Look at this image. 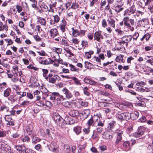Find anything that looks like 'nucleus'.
<instances>
[{"mask_svg":"<svg viewBox=\"0 0 153 153\" xmlns=\"http://www.w3.org/2000/svg\"><path fill=\"white\" fill-rule=\"evenodd\" d=\"M130 113L127 112L123 113L118 112L116 115V117L117 119L122 122L124 121H127L130 119Z\"/></svg>","mask_w":153,"mask_h":153,"instance_id":"1","label":"nucleus"},{"mask_svg":"<svg viewBox=\"0 0 153 153\" xmlns=\"http://www.w3.org/2000/svg\"><path fill=\"white\" fill-rule=\"evenodd\" d=\"M53 119L56 123L59 126L61 125V121L62 122L63 120L62 118L59 115L58 113H53Z\"/></svg>","mask_w":153,"mask_h":153,"instance_id":"2","label":"nucleus"},{"mask_svg":"<svg viewBox=\"0 0 153 153\" xmlns=\"http://www.w3.org/2000/svg\"><path fill=\"white\" fill-rule=\"evenodd\" d=\"M130 20V19L128 17H124L123 19L124 24L125 26L128 28L131 31H133L134 30V27L130 26L129 22Z\"/></svg>","mask_w":153,"mask_h":153,"instance_id":"3","label":"nucleus"},{"mask_svg":"<svg viewBox=\"0 0 153 153\" xmlns=\"http://www.w3.org/2000/svg\"><path fill=\"white\" fill-rule=\"evenodd\" d=\"M145 129L143 127L140 126L139 127L137 132H135L133 134V136L136 137H140L143 135Z\"/></svg>","mask_w":153,"mask_h":153,"instance_id":"4","label":"nucleus"},{"mask_svg":"<svg viewBox=\"0 0 153 153\" xmlns=\"http://www.w3.org/2000/svg\"><path fill=\"white\" fill-rule=\"evenodd\" d=\"M99 119V117L97 116L91 117L87 122V123L88 126H94V121L96 120V121L97 122L98 121V119Z\"/></svg>","mask_w":153,"mask_h":153,"instance_id":"5","label":"nucleus"},{"mask_svg":"<svg viewBox=\"0 0 153 153\" xmlns=\"http://www.w3.org/2000/svg\"><path fill=\"white\" fill-rule=\"evenodd\" d=\"M58 146L55 142H52L50 145L49 149L54 153H57L58 152Z\"/></svg>","mask_w":153,"mask_h":153,"instance_id":"6","label":"nucleus"},{"mask_svg":"<svg viewBox=\"0 0 153 153\" xmlns=\"http://www.w3.org/2000/svg\"><path fill=\"white\" fill-rule=\"evenodd\" d=\"M63 121H64L65 123L67 124L72 125L75 122L74 119L68 116L66 117Z\"/></svg>","mask_w":153,"mask_h":153,"instance_id":"7","label":"nucleus"},{"mask_svg":"<svg viewBox=\"0 0 153 153\" xmlns=\"http://www.w3.org/2000/svg\"><path fill=\"white\" fill-rule=\"evenodd\" d=\"M136 10V8L134 5L132 6L129 9H126L125 11V13L124 14H127L130 15L134 13Z\"/></svg>","mask_w":153,"mask_h":153,"instance_id":"8","label":"nucleus"},{"mask_svg":"<svg viewBox=\"0 0 153 153\" xmlns=\"http://www.w3.org/2000/svg\"><path fill=\"white\" fill-rule=\"evenodd\" d=\"M62 91L63 93L65 95V97L67 98L70 99L72 97V94L66 88H64Z\"/></svg>","mask_w":153,"mask_h":153,"instance_id":"9","label":"nucleus"},{"mask_svg":"<svg viewBox=\"0 0 153 153\" xmlns=\"http://www.w3.org/2000/svg\"><path fill=\"white\" fill-rule=\"evenodd\" d=\"M50 99L51 100H58V96H59V93L57 92H53L51 93L50 95Z\"/></svg>","mask_w":153,"mask_h":153,"instance_id":"10","label":"nucleus"},{"mask_svg":"<svg viewBox=\"0 0 153 153\" xmlns=\"http://www.w3.org/2000/svg\"><path fill=\"white\" fill-rule=\"evenodd\" d=\"M102 137L105 139H110L112 138V136L111 135L110 132L105 131L102 134Z\"/></svg>","mask_w":153,"mask_h":153,"instance_id":"11","label":"nucleus"},{"mask_svg":"<svg viewBox=\"0 0 153 153\" xmlns=\"http://www.w3.org/2000/svg\"><path fill=\"white\" fill-rule=\"evenodd\" d=\"M139 113L137 111H134L130 113V119L132 120L137 119L139 116Z\"/></svg>","mask_w":153,"mask_h":153,"instance_id":"12","label":"nucleus"},{"mask_svg":"<svg viewBox=\"0 0 153 153\" xmlns=\"http://www.w3.org/2000/svg\"><path fill=\"white\" fill-rule=\"evenodd\" d=\"M149 20L146 18L143 19L139 20L138 22L140 26L144 27L145 25H148L149 24Z\"/></svg>","mask_w":153,"mask_h":153,"instance_id":"13","label":"nucleus"},{"mask_svg":"<svg viewBox=\"0 0 153 153\" xmlns=\"http://www.w3.org/2000/svg\"><path fill=\"white\" fill-rule=\"evenodd\" d=\"M90 111L89 109H85L82 111L81 114L83 117V118L86 119L90 114Z\"/></svg>","mask_w":153,"mask_h":153,"instance_id":"14","label":"nucleus"},{"mask_svg":"<svg viewBox=\"0 0 153 153\" xmlns=\"http://www.w3.org/2000/svg\"><path fill=\"white\" fill-rule=\"evenodd\" d=\"M132 37L131 35L125 36L122 38V39L125 41L126 43H128L131 40Z\"/></svg>","mask_w":153,"mask_h":153,"instance_id":"15","label":"nucleus"},{"mask_svg":"<svg viewBox=\"0 0 153 153\" xmlns=\"http://www.w3.org/2000/svg\"><path fill=\"white\" fill-rule=\"evenodd\" d=\"M4 146V149H3V150L4 153H11V149L10 146L7 144L4 145V146L2 145V147H3Z\"/></svg>","mask_w":153,"mask_h":153,"instance_id":"16","label":"nucleus"},{"mask_svg":"<svg viewBox=\"0 0 153 153\" xmlns=\"http://www.w3.org/2000/svg\"><path fill=\"white\" fill-rule=\"evenodd\" d=\"M51 36L53 37L56 36L58 34L57 30L55 28L51 29L50 31Z\"/></svg>","mask_w":153,"mask_h":153,"instance_id":"17","label":"nucleus"},{"mask_svg":"<svg viewBox=\"0 0 153 153\" xmlns=\"http://www.w3.org/2000/svg\"><path fill=\"white\" fill-rule=\"evenodd\" d=\"M79 114L78 111L77 110H72L69 113V114L73 117H76L79 116Z\"/></svg>","mask_w":153,"mask_h":153,"instance_id":"18","label":"nucleus"},{"mask_svg":"<svg viewBox=\"0 0 153 153\" xmlns=\"http://www.w3.org/2000/svg\"><path fill=\"white\" fill-rule=\"evenodd\" d=\"M31 137L32 138V143L33 144H35L40 142L41 140V139L35 136H32Z\"/></svg>","mask_w":153,"mask_h":153,"instance_id":"19","label":"nucleus"},{"mask_svg":"<svg viewBox=\"0 0 153 153\" xmlns=\"http://www.w3.org/2000/svg\"><path fill=\"white\" fill-rule=\"evenodd\" d=\"M64 151L65 153H71V150L70 146L68 145H64Z\"/></svg>","mask_w":153,"mask_h":153,"instance_id":"20","label":"nucleus"},{"mask_svg":"<svg viewBox=\"0 0 153 153\" xmlns=\"http://www.w3.org/2000/svg\"><path fill=\"white\" fill-rule=\"evenodd\" d=\"M11 92V89L9 88H7L6 90L4 91V96L5 97H7L10 95V94Z\"/></svg>","mask_w":153,"mask_h":153,"instance_id":"21","label":"nucleus"},{"mask_svg":"<svg viewBox=\"0 0 153 153\" xmlns=\"http://www.w3.org/2000/svg\"><path fill=\"white\" fill-rule=\"evenodd\" d=\"M23 150L22 153H33V150L26 148L25 146L23 147Z\"/></svg>","mask_w":153,"mask_h":153,"instance_id":"22","label":"nucleus"},{"mask_svg":"<svg viewBox=\"0 0 153 153\" xmlns=\"http://www.w3.org/2000/svg\"><path fill=\"white\" fill-rule=\"evenodd\" d=\"M107 21L110 25H111L113 28H115V24L114 23L115 21L114 19L110 17V19H108L107 20Z\"/></svg>","mask_w":153,"mask_h":153,"instance_id":"23","label":"nucleus"},{"mask_svg":"<svg viewBox=\"0 0 153 153\" xmlns=\"http://www.w3.org/2000/svg\"><path fill=\"white\" fill-rule=\"evenodd\" d=\"M72 35L74 37L79 36V31L77 29H74V27L72 28Z\"/></svg>","mask_w":153,"mask_h":153,"instance_id":"24","label":"nucleus"},{"mask_svg":"<svg viewBox=\"0 0 153 153\" xmlns=\"http://www.w3.org/2000/svg\"><path fill=\"white\" fill-rule=\"evenodd\" d=\"M37 22L43 25H45L46 23V21L44 18L42 17H39L37 18Z\"/></svg>","mask_w":153,"mask_h":153,"instance_id":"25","label":"nucleus"},{"mask_svg":"<svg viewBox=\"0 0 153 153\" xmlns=\"http://www.w3.org/2000/svg\"><path fill=\"white\" fill-rule=\"evenodd\" d=\"M101 31H98L96 32L94 34V40H97L98 41H99L100 40V33Z\"/></svg>","mask_w":153,"mask_h":153,"instance_id":"26","label":"nucleus"},{"mask_svg":"<svg viewBox=\"0 0 153 153\" xmlns=\"http://www.w3.org/2000/svg\"><path fill=\"white\" fill-rule=\"evenodd\" d=\"M16 95H11L8 97V100L12 102H14L16 101L18 99V98H16Z\"/></svg>","mask_w":153,"mask_h":153,"instance_id":"27","label":"nucleus"},{"mask_svg":"<svg viewBox=\"0 0 153 153\" xmlns=\"http://www.w3.org/2000/svg\"><path fill=\"white\" fill-rule=\"evenodd\" d=\"M115 123V122L112 121L108 123V126L107 127L108 130H111L114 127V125Z\"/></svg>","mask_w":153,"mask_h":153,"instance_id":"28","label":"nucleus"},{"mask_svg":"<svg viewBox=\"0 0 153 153\" xmlns=\"http://www.w3.org/2000/svg\"><path fill=\"white\" fill-rule=\"evenodd\" d=\"M150 35L149 33H147L145 35H144L143 36L141 39L140 40L142 41L145 38L146 40V41H148L149 40V38L150 37Z\"/></svg>","mask_w":153,"mask_h":153,"instance_id":"29","label":"nucleus"},{"mask_svg":"<svg viewBox=\"0 0 153 153\" xmlns=\"http://www.w3.org/2000/svg\"><path fill=\"white\" fill-rule=\"evenodd\" d=\"M74 130L77 134H78L81 132V127L79 126L74 127Z\"/></svg>","mask_w":153,"mask_h":153,"instance_id":"30","label":"nucleus"},{"mask_svg":"<svg viewBox=\"0 0 153 153\" xmlns=\"http://www.w3.org/2000/svg\"><path fill=\"white\" fill-rule=\"evenodd\" d=\"M98 105L100 107L103 108L109 105V103L101 101L99 102Z\"/></svg>","mask_w":153,"mask_h":153,"instance_id":"31","label":"nucleus"},{"mask_svg":"<svg viewBox=\"0 0 153 153\" xmlns=\"http://www.w3.org/2000/svg\"><path fill=\"white\" fill-rule=\"evenodd\" d=\"M122 139V136H117V138L115 142V146L118 145L119 143L121 142Z\"/></svg>","mask_w":153,"mask_h":153,"instance_id":"32","label":"nucleus"},{"mask_svg":"<svg viewBox=\"0 0 153 153\" xmlns=\"http://www.w3.org/2000/svg\"><path fill=\"white\" fill-rule=\"evenodd\" d=\"M24 146H15V148L16 150L18 151L20 153H22L23 150V147Z\"/></svg>","mask_w":153,"mask_h":153,"instance_id":"33","label":"nucleus"},{"mask_svg":"<svg viewBox=\"0 0 153 153\" xmlns=\"http://www.w3.org/2000/svg\"><path fill=\"white\" fill-rule=\"evenodd\" d=\"M42 71L43 72V76L44 77H45V79L47 80H48V77L46 76V74H48V71L47 69H42Z\"/></svg>","mask_w":153,"mask_h":153,"instance_id":"34","label":"nucleus"},{"mask_svg":"<svg viewBox=\"0 0 153 153\" xmlns=\"http://www.w3.org/2000/svg\"><path fill=\"white\" fill-rule=\"evenodd\" d=\"M123 55H121L120 56H118L116 58L115 60L116 62H119L121 61L123 62H124V61L123 60Z\"/></svg>","mask_w":153,"mask_h":153,"instance_id":"35","label":"nucleus"},{"mask_svg":"<svg viewBox=\"0 0 153 153\" xmlns=\"http://www.w3.org/2000/svg\"><path fill=\"white\" fill-rule=\"evenodd\" d=\"M71 79L74 81L75 83L77 85H81V83L79 82V81L78 80V79L75 77H71Z\"/></svg>","mask_w":153,"mask_h":153,"instance_id":"36","label":"nucleus"},{"mask_svg":"<svg viewBox=\"0 0 153 153\" xmlns=\"http://www.w3.org/2000/svg\"><path fill=\"white\" fill-rule=\"evenodd\" d=\"M86 146L85 144H84L83 145H80L78 146V148L80 150V151H78L77 153H82V152L83 151H82V150L84 149Z\"/></svg>","mask_w":153,"mask_h":153,"instance_id":"37","label":"nucleus"},{"mask_svg":"<svg viewBox=\"0 0 153 153\" xmlns=\"http://www.w3.org/2000/svg\"><path fill=\"white\" fill-rule=\"evenodd\" d=\"M84 81L85 83L91 85H94V81L88 79H85L84 80Z\"/></svg>","mask_w":153,"mask_h":153,"instance_id":"38","label":"nucleus"},{"mask_svg":"<svg viewBox=\"0 0 153 153\" xmlns=\"http://www.w3.org/2000/svg\"><path fill=\"white\" fill-rule=\"evenodd\" d=\"M94 52L92 51L85 53V56L87 58H90L91 57V55L93 54Z\"/></svg>","mask_w":153,"mask_h":153,"instance_id":"39","label":"nucleus"},{"mask_svg":"<svg viewBox=\"0 0 153 153\" xmlns=\"http://www.w3.org/2000/svg\"><path fill=\"white\" fill-rule=\"evenodd\" d=\"M84 94L87 96H88L90 94V93L88 92V89L87 87H85L83 88Z\"/></svg>","mask_w":153,"mask_h":153,"instance_id":"40","label":"nucleus"},{"mask_svg":"<svg viewBox=\"0 0 153 153\" xmlns=\"http://www.w3.org/2000/svg\"><path fill=\"white\" fill-rule=\"evenodd\" d=\"M66 25V23H63L61 24L59 26L60 28L63 32H64L65 31V26Z\"/></svg>","mask_w":153,"mask_h":153,"instance_id":"41","label":"nucleus"},{"mask_svg":"<svg viewBox=\"0 0 153 153\" xmlns=\"http://www.w3.org/2000/svg\"><path fill=\"white\" fill-rule=\"evenodd\" d=\"M5 110L7 112L9 111V108H8L5 105H3L2 106H1L0 107V111H3L4 110Z\"/></svg>","mask_w":153,"mask_h":153,"instance_id":"42","label":"nucleus"},{"mask_svg":"<svg viewBox=\"0 0 153 153\" xmlns=\"http://www.w3.org/2000/svg\"><path fill=\"white\" fill-rule=\"evenodd\" d=\"M71 41L72 43L75 45H77L79 42V41L77 38H73Z\"/></svg>","mask_w":153,"mask_h":153,"instance_id":"43","label":"nucleus"},{"mask_svg":"<svg viewBox=\"0 0 153 153\" xmlns=\"http://www.w3.org/2000/svg\"><path fill=\"white\" fill-rule=\"evenodd\" d=\"M130 145V143L129 141H125L123 143V146L124 148H127Z\"/></svg>","mask_w":153,"mask_h":153,"instance_id":"44","label":"nucleus"},{"mask_svg":"<svg viewBox=\"0 0 153 153\" xmlns=\"http://www.w3.org/2000/svg\"><path fill=\"white\" fill-rule=\"evenodd\" d=\"M96 127L97 132L99 133H101L103 131L102 127L99 126H96Z\"/></svg>","mask_w":153,"mask_h":153,"instance_id":"45","label":"nucleus"},{"mask_svg":"<svg viewBox=\"0 0 153 153\" xmlns=\"http://www.w3.org/2000/svg\"><path fill=\"white\" fill-rule=\"evenodd\" d=\"M29 140V138L27 136H25L22 139L23 141L25 142V143H27Z\"/></svg>","mask_w":153,"mask_h":153,"instance_id":"46","label":"nucleus"},{"mask_svg":"<svg viewBox=\"0 0 153 153\" xmlns=\"http://www.w3.org/2000/svg\"><path fill=\"white\" fill-rule=\"evenodd\" d=\"M6 117L5 118V120L7 122H9L12 120V118L10 117L9 114L5 115Z\"/></svg>","mask_w":153,"mask_h":153,"instance_id":"47","label":"nucleus"},{"mask_svg":"<svg viewBox=\"0 0 153 153\" xmlns=\"http://www.w3.org/2000/svg\"><path fill=\"white\" fill-rule=\"evenodd\" d=\"M49 79L48 82H49L53 84H54L56 82L55 79L54 77H51L50 78H48Z\"/></svg>","mask_w":153,"mask_h":153,"instance_id":"48","label":"nucleus"},{"mask_svg":"<svg viewBox=\"0 0 153 153\" xmlns=\"http://www.w3.org/2000/svg\"><path fill=\"white\" fill-rule=\"evenodd\" d=\"M83 131L85 133V134H88L90 131V128L88 127L87 128H84L83 129Z\"/></svg>","mask_w":153,"mask_h":153,"instance_id":"49","label":"nucleus"},{"mask_svg":"<svg viewBox=\"0 0 153 153\" xmlns=\"http://www.w3.org/2000/svg\"><path fill=\"white\" fill-rule=\"evenodd\" d=\"M94 34L92 33H89L87 35L88 38L90 40H92L94 37Z\"/></svg>","mask_w":153,"mask_h":153,"instance_id":"50","label":"nucleus"},{"mask_svg":"<svg viewBox=\"0 0 153 153\" xmlns=\"http://www.w3.org/2000/svg\"><path fill=\"white\" fill-rule=\"evenodd\" d=\"M136 90L141 92H144L145 91V90L143 88V87L141 86L137 87Z\"/></svg>","mask_w":153,"mask_h":153,"instance_id":"51","label":"nucleus"},{"mask_svg":"<svg viewBox=\"0 0 153 153\" xmlns=\"http://www.w3.org/2000/svg\"><path fill=\"white\" fill-rule=\"evenodd\" d=\"M129 22L131 26L134 27V26H135L134 20V19H130Z\"/></svg>","mask_w":153,"mask_h":153,"instance_id":"52","label":"nucleus"},{"mask_svg":"<svg viewBox=\"0 0 153 153\" xmlns=\"http://www.w3.org/2000/svg\"><path fill=\"white\" fill-rule=\"evenodd\" d=\"M65 51L68 53H69L70 55L74 56V54L71 52V50L68 48H66V49H64Z\"/></svg>","mask_w":153,"mask_h":153,"instance_id":"53","label":"nucleus"},{"mask_svg":"<svg viewBox=\"0 0 153 153\" xmlns=\"http://www.w3.org/2000/svg\"><path fill=\"white\" fill-rule=\"evenodd\" d=\"M36 105L37 106H44L45 105L44 102L42 101L37 102Z\"/></svg>","mask_w":153,"mask_h":153,"instance_id":"54","label":"nucleus"},{"mask_svg":"<svg viewBox=\"0 0 153 153\" xmlns=\"http://www.w3.org/2000/svg\"><path fill=\"white\" fill-rule=\"evenodd\" d=\"M98 137V136L97 133H95L94 131H93V134L92 135V138L93 139H96Z\"/></svg>","mask_w":153,"mask_h":153,"instance_id":"55","label":"nucleus"},{"mask_svg":"<svg viewBox=\"0 0 153 153\" xmlns=\"http://www.w3.org/2000/svg\"><path fill=\"white\" fill-rule=\"evenodd\" d=\"M69 66L70 67V70L72 71H76V67L71 64H70Z\"/></svg>","mask_w":153,"mask_h":153,"instance_id":"56","label":"nucleus"},{"mask_svg":"<svg viewBox=\"0 0 153 153\" xmlns=\"http://www.w3.org/2000/svg\"><path fill=\"white\" fill-rule=\"evenodd\" d=\"M33 127L31 125H29L28 126L27 128V132L29 131L31 133L33 131Z\"/></svg>","mask_w":153,"mask_h":153,"instance_id":"57","label":"nucleus"},{"mask_svg":"<svg viewBox=\"0 0 153 153\" xmlns=\"http://www.w3.org/2000/svg\"><path fill=\"white\" fill-rule=\"evenodd\" d=\"M16 7L18 13H20L22 11V9L21 6L17 5H16Z\"/></svg>","mask_w":153,"mask_h":153,"instance_id":"58","label":"nucleus"},{"mask_svg":"<svg viewBox=\"0 0 153 153\" xmlns=\"http://www.w3.org/2000/svg\"><path fill=\"white\" fill-rule=\"evenodd\" d=\"M123 9V8L121 7V8H118L117 7H115V10L117 13H119Z\"/></svg>","mask_w":153,"mask_h":153,"instance_id":"59","label":"nucleus"},{"mask_svg":"<svg viewBox=\"0 0 153 153\" xmlns=\"http://www.w3.org/2000/svg\"><path fill=\"white\" fill-rule=\"evenodd\" d=\"M20 134L18 133V132H16L13 133L12 135L11 136L14 138H18L19 137Z\"/></svg>","mask_w":153,"mask_h":153,"instance_id":"60","label":"nucleus"},{"mask_svg":"<svg viewBox=\"0 0 153 153\" xmlns=\"http://www.w3.org/2000/svg\"><path fill=\"white\" fill-rule=\"evenodd\" d=\"M99 121H98L97 126H101L102 127L104 126V123H102V121L100 120V119H98Z\"/></svg>","mask_w":153,"mask_h":153,"instance_id":"61","label":"nucleus"},{"mask_svg":"<svg viewBox=\"0 0 153 153\" xmlns=\"http://www.w3.org/2000/svg\"><path fill=\"white\" fill-rule=\"evenodd\" d=\"M54 20L57 23L59 20V18L57 15H56L53 16Z\"/></svg>","mask_w":153,"mask_h":153,"instance_id":"62","label":"nucleus"},{"mask_svg":"<svg viewBox=\"0 0 153 153\" xmlns=\"http://www.w3.org/2000/svg\"><path fill=\"white\" fill-rule=\"evenodd\" d=\"M80 104L83 106L86 107L88 105V103L87 102L81 101Z\"/></svg>","mask_w":153,"mask_h":153,"instance_id":"63","label":"nucleus"},{"mask_svg":"<svg viewBox=\"0 0 153 153\" xmlns=\"http://www.w3.org/2000/svg\"><path fill=\"white\" fill-rule=\"evenodd\" d=\"M139 36V34L138 33H135L132 37L134 39L137 40V38Z\"/></svg>","mask_w":153,"mask_h":153,"instance_id":"64","label":"nucleus"}]
</instances>
